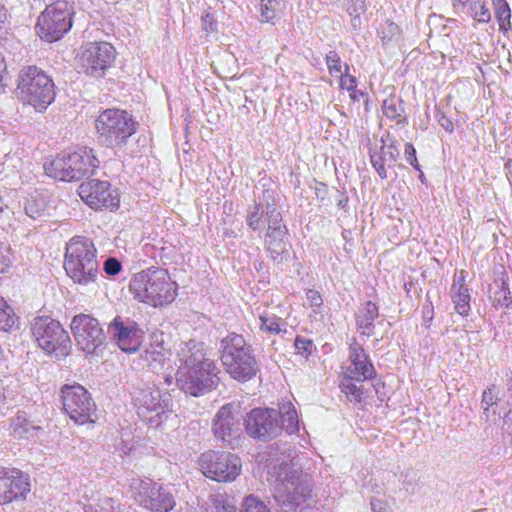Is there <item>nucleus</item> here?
Listing matches in <instances>:
<instances>
[{
    "instance_id": "f257e3e1",
    "label": "nucleus",
    "mask_w": 512,
    "mask_h": 512,
    "mask_svg": "<svg viewBox=\"0 0 512 512\" xmlns=\"http://www.w3.org/2000/svg\"><path fill=\"white\" fill-rule=\"evenodd\" d=\"M177 356L180 365L176 381L186 394L198 397L218 386L219 369L213 360L206 357L203 343L190 340L181 346Z\"/></svg>"
},
{
    "instance_id": "f03ea898",
    "label": "nucleus",
    "mask_w": 512,
    "mask_h": 512,
    "mask_svg": "<svg viewBox=\"0 0 512 512\" xmlns=\"http://www.w3.org/2000/svg\"><path fill=\"white\" fill-rule=\"evenodd\" d=\"M129 290L134 298L156 307L170 304L175 299L177 284L167 270L151 267L133 275Z\"/></svg>"
},
{
    "instance_id": "7ed1b4c3",
    "label": "nucleus",
    "mask_w": 512,
    "mask_h": 512,
    "mask_svg": "<svg viewBox=\"0 0 512 512\" xmlns=\"http://www.w3.org/2000/svg\"><path fill=\"white\" fill-rule=\"evenodd\" d=\"M64 269L74 283L88 285L96 281L99 272L97 249L87 237L75 236L66 245Z\"/></svg>"
},
{
    "instance_id": "20e7f679",
    "label": "nucleus",
    "mask_w": 512,
    "mask_h": 512,
    "mask_svg": "<svg viewBox=\"0 0 512 512\" xmlns=\"http://www.w3.org/2000/svg\"><path fill=\"white\" fill-rule=\"evenodd\" d=\"M220 354L227 373L239 382H247L259 371L252 347L242 335L230 333L221 340Z\"/></svg>"
},
{
    "instance_id": "39448f33",
    "label": "nucleus",
    "mask_w": 512,
    "mask_h": 512,
    "mask_svg": "<svg viewBox=\"0 0 512 512\" xmlns=\"http://www.w3.org/2000/svg\"><path fill=\"white\" fill-rule=\"evenodd\" d=\"M278 476L274 499L284 512L302 511L311 498L312 483L307 474L289 467Z\"/></svg>"
},
{
    "instance_id": "423d86ee",
    "label": "nucleus",
    "mask_w": 512,
    "mask_h": 512,
    "mask_svg": "<svg viewBox=\"0 0 512 512\" xmlns=\"http://www.w3.org/2000/svg\"><path fill=\"white\" fill-rule=\"evenodd\" d=\"M98 140L108 148H119L127 144L136 132L137 123L131 114L120 109H106L95 120Z\"/></svg>"
},
{
    "instance_id": "0eeeda50",
    "label": "nucleus",
    "mask_w": 512,
    "mask_h": 512,
    "mask_svg": "<svg viewBox=\"0 0 512 512\" xmlns=\"http://www.w3.org/2000/svg\"><path fill=\"white\" fill-rule=\"evenodd\" d=\"M17 89L19 97L38 111L45 110L56 96L53 80L36 66L20 71Z\"/></svg>"
},
{
    "instance_id": "6e6552de",
    "label": "nucleus",
    "mask_w": 512,
    "mask_h": 512,
    "mask_svg": "<svg viewBox=\"0 0 512 512\" xmlns=\"http://www.w3.org/2000/svg\"><path fill=\"white\" fill-rule=\"evenodd\" d=\"M99 166V160L93 151L80 149L72 153H62L45 165L46 174L60 181H78L93 175Z\"/></svg>"
},
{
    "instance_id": "1a4fd4ad",
    "label": "nucleus",
    "mask_w": 512,
    "mask_h": 512,
    "mask_svg": "<svg viewBox=\"0 0 512 512\" xmlns=\"http://www.w3.org/2000/svg\"><path fill=\"white\" fill-rule=\"evenodd\" d=\"M30 329L38 346L48 355L62 359L70 353V336L57 320L50 316H37L32 320Z\"/></svg>"
},
{
    "instance_id": "9d476101",
    "label": "nucleus",
    "mask_w": 512,
    "mask_h": 512,
    "mask_svg": "<svg viewBox=\"0 0 512 512\" xmlns=\"http://www.w3.org/2000/svg\"><path fill=\"white\" fill-rule=\"evenodd\" d=\"M132 399L139 417L152 426H159L172 411L171 395L155 385L141 383L134 387Z\"/></svg>"
},
{
    "instance_id": "9b49d317",
    "label": "nucleus",
    "mask_w": 512,
    "mask_h": 512,
    "mask_svg": "<svg viewBox=\"0 0 512 512\" xmlns=\"http://www.w3.org/2000/svg\"><path fill=\"white\" fill-rule=\"evenodd\" d=\"M74 13L72 0L54 1L39 15L36 23L37 34L47 42L61 39L71 29Z\"/></svg>"
},
{
    "instance_id": "f8f14e48",
    "label": "nucleus",
    "mask_w": 512,
    "mask_h": 512,
    "mask_svg": "<svg viewBox=\"0 0 512 512\" xmlns=\"http://www.w3.org/2000/svg\"><path fill=\"white\" fill-rule=\"evenodd\" d=\"M130 487L135 500L153 512H169L176 505L172 488L156 483L151 479H133Z\"/></svg>"
},
{
    "instance_id": "ddd939ff",
    "label": "nucleus",
    "mask_w": 512,
    "mask_h": 512,
    "mask_svg": "<svg viewBox=\"0 0 512 512\" xmlns=\"http://www.w3.org/2000/svg\"><path fill=\"white\" fill-rule=\"evenodd\" d=\"M201 472L217 482H232L241 473V459L230 452L209 450L199 458Z\"/></svg>"
},
{
    "instance_id": "4468645a",
    "label": "nucleus",
    "mask_w": 512,
    "mask_h": 512,
    "mask_svg": "<svg viewBox=\"0 0 512 512\" xmlns=\"http://www.w3.org/2000/svg\"><path fill=\"white\" fill-rule=\"evenodd\" d=\"M61 400L65 413L77 424L94 422L96 404L91 394L80 384L64 385Z\"/></svg>"
},
{
    "instance_id": "2eb2a0df",
    "label": "nucleus",
    "mask_w": 512,
    "mask_h": 512,
    "mask_svg": "<svg viewBox=\"0 0 512 512\" xmlns=\"http://www.w3.org/2000/svg\"><path fill=\"white\" fill-rule=\"evenodd\" d=\"M241 406L237 402H231L223 405L216 412L212 420V432L216 439L222 441L231 449H235L240 444L241 429Z\"/></svg>"
},
{
    "instance_id": "dca6fc26",
    "label": "nucleus",
    "mask_w": 512,
    "mask_h": 512,
    "mask_svg": "<svg viewBox=\"0 0 512 512\" xmlns=\"http://www.w3.org/2000/svg\"><path fill=\"white\" fill-rule=\"evenodd\" d=\"M280 416L278 410L272 408H254L244 418L245 431L253 439L270 441L283 431Z\"/></svg>"
},
{
    "instance_id": "f3484780",
    "label": "nucleus",
    "mask_w": 512,
    "mask_h": 512,
    "mask_svg": "<svg viewBox=\"0 0 512 512\" xmlns=\"http://www.w3.org/2000/svg\"><path fill=\"white\" fill-rule=\"evenodd\" d=\"M70 326L77 346L88 354L96 352L106 341L107 335L98 319L89 314L75 315Z\"/></svg>"
},
{
    "instance_id": "a211bd4d",
    "label": "nucleus",
    "mask_w": 512,
    "mask_h": 512,
    "mask_svg": "<svg viewBox=\"0 0 512 512\" xmlns=\"http://www.w3.org/2000/svg\"><path fill=\"white\" fill-rule=\"evenodd\" d=\"M80 198L92 209L118 208L120 199L117 191L107 181L91 179L80 184L78 188Z\"/></svg>"
},
{
    "instance_id": "6ab92c4d",
    "label": "nucleus",
    "mask_w": 512,
    "mask_h": 512,
    "mask_svg": "<svg viewBox=\"0 0 512 512\" xmlns=\"http://www.w3.org/2000/svg\"><path fill=\"white\" fill-rule=\"evenodd\" d=\"M114 59L115 49L110 43H89L80 56V68L87 75L101 77Z\"/></svg>"
},
{
    "instance_id": "aec40b11",
    "label": "nucleus",
    "mask_w": 512,
    "mask_h": 512,
    "mask_svg": "<svg viewBox=\"0 0 512 512\" xmlns=\"http://www.w3.org/2000/svg\"><path fill=\"white\" fill-rule=\"evenodd\" d=\"M143 332L129 318L116 316L107 327V335L124 352H136L141 344Z\"/></svg>"
},
{
    "instance_id": "412c9836",
    "label": "nucleus",
    "mask_w": 512,
    "mask_h": 512,
    "mask_svg": "<svg viewBox=\"0 0 512 512\" xmlns=\"http://www.w3.org/2000/svg\"><path fill=\"white\" fill-rule=\"evenodd\" d=\"M30 491L28 477L19 469L0 468V504L24 499Z\"/></svg>"
},
{
    "instance_id": "4be33fe9",
    "label": "nucleus",
    "mask_w": 512,
    "mask_h": 512,
    "mask_svg": "<svg viewBox=\"0 0 512 512\" xmlns=\"http://www.w3.org/2000/svg\"><path fill=\"white\" fill-rule=\"evenodd\" d=\"M349 365L345 372V378L364 382L376 375L375 368L366 354L363 346L353 339L349 345Z\"/></svg>"
},
{
    "instance_id": "5701e85b",
    "label": "nucleus",
    "mask_w": 512,
    "mask_h": 512,
    "mask_svg": "<svg viewBox=\"0 0 512 512\" xmlns=\"http://www.w3.org/2000/svg\"><path fill=\"white\" fill-rule=\"evenodd\" d=\"M288 229H278L274 232H266L264 237V246L271 259L276 263H282L289 256L291 247L288 240Z\"/></svg>"
},
{
    "instance_id": "b1692460",
    "label": "nucleus",
    "mask_w": 512,
    "mask_h": 512,
    "mask_svg": "<svg viewBox=\"0 0 512 512\" xmlns=\"http://www.w3.org/2000/svg\"><path fill=\"white\" fill-rule=\"evenodd\" d=\"M380 317L378 306L368 300L360 305L355 313L356 329L364 336L375 334L374 321Z\"/></svg>"
},
{
    "instance_id": "393cba45",
    "label": "nucleus",
    "mask_w": 512,
    "mask_h": 512,
    "mask_svg": "<svg viewBox=\"0 0 512 512\" xmlns=\"http://www.w3.org/2000/svg\"><path fill=\"white\" fill-rule=\"evenodd\" d=\"M10 430L15 438L30 439L37 436L41 427L29 420L25 412H18L11 421Z\"/></svg>"
},
{
    "instance_id": "a878e982",
    "label": "nucleus",
    "mask_w": 512,
    "mask_h": 512,
    "mask_svg": "<svg viewBox=\"0 0 512 512\" xmlns=\"http://www.w3.org/2000/svg\"><path fill=\"white\" fill-rule=\"evenodd\" d=\"M269 199H272V194L266 190L263 193V200L265 203V215L267 221L266 232H274L278 229H287L286 225L282 222L281 212L277 210L274 203H270Z\"/></svg>"
},
{
    "instance_id": "bb28decb",
    "label": "nucleus",
    "mask_w": 512,
    "mask_h": 512,
    "mask_svg": "<svg viewBox=\"0 0 512 512\" xmlns=\"http://www.w3.org/2000/svg\"><path fill=\"white\" fill-rule=\"evenodd\" d=\"M496 290L491 296L493 304L499 307H508L512 303V297L508 285V276L504 273L493 283Z\"/></svg>"
},
{
    "instance_id": "cd10ccee",
    "label": "nucleus",
    "mask_w": 512,
    "mask_h": 512,
    "mask_svg": "<svg viewBox=\"0 0 512 512\" xmlns=\"http://www.w3.org/2000/svg\"><path fill=\"white\" fill-rule=\"evenodd\" d=\"M280 424L288 434L297 433L299 430L298 415L291 403L284 404L280 410Z\"/></svg>"
},
{
    "instance_id": "c85d7f7f",
    "label": "nucleus",
    "mask_w": 512,
    "mask_h": 512,
    "mask_svg": "<svg viewBox=\"0 0 512 512\" xmlns=\"http://www.w3.org/2000/svg\"><path fill=\"white\" fill-rule=\"evenodd\" d=\"M383 114L392 120H396L397 123H401L405 121V117H403L404 113V105L401 98L393 95L388 97L383 101L382 104Z\"/></svg>"
},
{
    "instance_id": "c756f323",
    "label": "nucleus",
    "mask_w": 512,
    "mask_h": 512,
    "mask_svg": "<svg viewBox=\"0 0 512 512\" xmlns=\"http://www.w3.org/2000/svg\"><path fill=\"white\" fill-rule=\"evenodd\" d=\"M495 18L499 24V30L507 32L511 29V10L506 0H492Z\"/></svg>"
},
{
    "instance_id": "7c9ffc66",
    "label": "nucleus",
    "mask_w": 512,
    "mask_h": 512,
    "mask_svg": "<svg viewBox=\"0 0 512 512\" xmlns=\"http://www.w3.org/2000/svg\"><path fill=\"white\" fill-rule=\"evenodd\" d=\"M451 293L456 312L467 316L470 311V294L467 286H460L459 290Z\"/></svg>"
},
{
    "instance_id": "2f4dec72",
    "label": "nucleus",
    "mask_w": 512,
    "mask_h": 512,
    "mask_svg": "<svg viewBox=\"0 0 512 512\" xmlns=\"http://www.w3.org/2000/svg\"><path fill=\"white\" fill-rule=\"evenodd\" d=\"M17 317L7 301L0 297V330L7 332L16 325Z\"/></svg>"
},
{
    "instance_id": "473e14b6",
    "label": "nucleus",
    "mask_w": 512,
    "mask_h": 512,
    "mask_svg": "<svg viewBox=\"0 0 512 512\" xmlns=\"http://www.w3.org/2000/svg\"><path fill=\"white\" fill-rule=\"evenodd\" d=\"M469 10L473 19L480 23H488L491 20V13L486 6L485 0H474Z\"/></svg>"
},
{
    "instance_id": "72a5a7b5",
    "label": "nucleus",
    "mask_w": 512,
    "mask_h": 512,
    "mask_svg": "<svg viewBox=\"0 0 512 512\" xmlns=\"http://www.w3.org/2000/svg\"><path fill=\"white\" fill-rule=\"evenodd\" d=\"M260 320V329L263 332L270 334H280L282 331L286 332V330H282L280 327V318L275 315L268 316L261 314L259 316Z\"/></svg>"
},
{
    "instance_id": "f704fd0d",
    "label": "nucleus",
    "mask_w": 512,
    "mask_h": 512,
    "mask_svg": "<svg viewBox=\"0 0 512 512\" xmlns=\"http://www.w3.org/2000/svg\"><path fill=\"white\" fill-rule=\"evenodd\" d=\"M265 214V205L262 203L255 204L247 214V224L248 226L256 231L261 228L262 217Z\"/></svg>"
},
{
    "instance_id": "c9c22d12",
    "label": "nucleus",
    "mask_w": 512,
    "mask_h": 512,
    "mask_svg": "<svg viewBox=\"0 0 512 512\" xmlns=\"http://www.w3.org/2000/svg\"><path fill=\"white\" fill-rule=\"evenodd\" d=\"M352 381L353 380L346 378L340 385L341 391L350 401L361 402L363 398V388Z\"/></svg>"
},
{
    "instance_id": "e433bc0d",
    "label": "nucleus",
    "mask_w": 512,
    "mask_h": 512,
    "mask_svg": "<svg viewBox=\"0 0 512 512\" xmlns=\"http://www.w3.org/2000/svg\"><path fill=\"white\" fill-rule=\"evenodd\" d=\"M24 210L26 215L30 218L36 219L44 214L45 203L43 200H37L33 197L27 198L24 203Z\"/></svg>"
},
{
    "instance_id": "4c0bfd02",
    "label": "nucleus",
    "mask_w": 512,
    "mask_h": 512,
    "mask_svg": "<svg viewBox=\"0 0 512 512\" xmlns=\"http://www.w3.org/2000/svg\"><path fill=\"white\" fill-rule=\"evenodd\" d=\"M498 394L499 390L497 386L494 384L490 385L487 389L483 391L481 404L486 417H488L489 408L497 404V402L499 401Z\"/></svg>"
},
{
    "instance_id": "58836bf2",
    "label": "nucleus",
    "mask_w": 512,
    "mask_h": 512,
    "mask_svg": "<svg viewBox=\"0 0 512 512\" xmlns=\"http://www.w3.org/2000/svg\"><path fill=\"white\" fill-rule=\"evenodd\" d=\"M281 0H261L260 11L263 22H269L276 17V11Z\"/></svg>"
},
{
    "instance_id": "ea45409f",
    "label": "nucleus",
    "mask_w": 512,
    "mask_h": 512,
    "mask_svg": "<svg viewBox=\"0 0 512 512\" xmlns=\"http://www.w3.org/2000/svg\"><path fill=\"white\" fill-rule=\"evenodd\" d=\"M242 512H270L266 504L254 495L245 497Z\"/></svg>"
},
{
    "instance_id": "a19ab883",
    "label": "nucleus",
    "mask_w": 512,
    "mask_h": 512,
    "mask_svg": "<svg viewBox=\"0 0 512 512\" xmlns=\"http://www.w3.org/2000/svg\"><path fill=\"white\" fill-rule=\"evenodd\" d=\"M370 161L374 169L376 170L377 174L381 179L387 178V170L385 168V164H387L385 160V156L381 154V152L377 151H370Z\"/></svg>"
},
{
    "instance_id": "79ce46f5",
    "label": "nucleus",
    "mask_w": 512,
    "mask_h": 512,
    "mask_svg": "<svg viewBox=\"0 0 512 512\" xmlns=\"http://www.w3.org/2000/svg\"><path fill=\"white\" fill-rule=\"evenodd\" d=\"M85 512H117L114 500L110 497H104L95 505L85 507Z\"/></svg>"
},
{
    "instance_id": "37998d69",
    "label": "nucleus",
    "mask_w": 512,
    "mask_h": 512,
    "mask_svg": "<svg viewBox=\"0 0 512 512\" xmlns=\"http://www.w3.org/2000/svg\"><path fill=\"white\" fill-rule=\"evenodd\" d=\"M294 346H295L297 354H299L305 358H308L312 354L313 350L315 349V345H314L313 341L311 339H308V338H305L302 336L296 337Z\"/></svg>"
},
{
    "instance_id": "c03bdc74",
    "label": "nucleus",
    "mask_w": 512,
    "mask_h": 512,
    "mask_svg": "<svg viewBox=\"0 0 512 512\" xmlns=\"http://www.w3.org/2000/svg\"><path fill=\"white\" fill-rule=\"evenodd\" d=\"M342 3L350 16L357 19L361 13H364L366 6L364 0H337Z\"/></svg>"
},
{
    "instance_id": "a18cd8bd",
    "label": "nucleus",
    "mask_w": 512,
    "mask_h": 512,
    "mask_svg": "<svg viewBox=\"0 0 512 512\" xmlns=\"http://www.w3.org/2000/svg\"><path fill=\"white\" fill-rule=\"evenodd\" d=\"M326 64L332 76L341 74V58L336 51H330L326 55Z\"/></svg>"
},
{
    "instance_id": "49530a36",
    "label": "nucleus",
    "mask_w": 512,
    "mask_h": 512,
    "mask_svg": "<svg viewBox=\"0 0 512 512\" xmlns=\"http://www.w3.org/2000/svg\"><path fill=\"white\" fill-rule=\"evenodd\" d=\"M382 142H384V141L382 140ZM380 152L383 156L386 157L385 160H386L388 166H391L392 164H394L400 154L399 149L394 144V142H392L389 145L382 143Z\"/></svg>"
},
{
    "instance_id": "de8ad7c7",
    "label": "nucleus",
    "mask_w": 512,
    "mask_h": 512,
    "mask_svg": "<svg viewBox=\"0 0 512 512\" xmlns=\"http://www.w3.org/2000/svg\"><path fill=\"white\" fill-rule=\"evenodd\" d=\"M144 358L152 371H156L158 366H162L164 361V355L157 351H145Z\"/></svg>"
},
{
    "instance_id": "09e8293b",
    "label": "nucleus",
    "mask_w": 512,
    "mask_h": 512,
    "mask_svg": "<svg viewBox=\"0 0 512 512\" xmlns=\"http://www.w3.org/2000/svg\"><path fill=\"white\" fill-rule=\"evenodd\" d=\"M214 507L216 512H237L235 505L222 495L216 496Z\"/></svg>"
},
{
    "instance_id": "8fccbe9b",
    "label": "nucleus",
    "mask_w": 512,
    "mask_h": 512,
    "mask_svg": "<svg viewBox=\"0 0 512 512\" xmlns=\"http://www.w3.org/2000/svg\"><path fill=\"white\" fill-rule=\"evenodd\" d=\"M340 87L352 91L356 88V78L349 74V66L345 64V73L340 74Z\"/></svg>"
},
{
    "instance_id": "3c124183",
    "label": "nucleus",
    "mask_w": 512,
    "mask_h": 512,
    "mask_svg": "<svg viewBox=\"0 0 512 512\" xmlns=\"http://www.w3.org/2000/svg\"><path fill=\"white\" fill-rule=\"evenodd\" d=\"M435 119L439 123V125L444 128V130L448 133H452L454 131V125L453 122L449 117L446 116V114L440 110H435Z\"/></svg>"
},
{
    "instance_id": "603ef678",
    "label": "nucleus",
    "mask_w": 512,
    "mask_h": 512,
    "mask_svg": "<svg viewBox=\"0 0 512 512\" xmlns=\"http://www.w3.org/2000/svg\"><path fill=\"white\" fill-rule=\"evenodd\" d=\"M11 265L10 250L7 246L0 243V273H4Z\"/></svg>"
},
{
    "instance_id": "864d4df0",
    "label": "nucleus",
    "mask_w": 512,
    "mask_h": 512,
    "mask_svg": "<svg viewBox=\"0 0 512 512\" xmlns=\"http://www.w3.org/2000/svg\"><path fill=\"white\" fill-rule=\"evenodd\" d=\"M103 269L106 274L115 276L121 271L122 265H121L120 261H118L116 258L109 257L104 262Z\"/></svg>"
},
{
    "instance_id": "5fc2aeb1",
    "label": "nucleus",
    "mask_w": 512,
    "mask_h": 512,
    "mask_svg": "<svg viewBox=\"0 0 512 512\" xmlns=\"http://www.w3.org/2000/svg\"><path fill=\"white\" fill-rule=\"evenodd\" d=\"M404 156L406 161L412 165L416 170H420V165L416 157V150L411 143L405 144Z\"/></svg>"
},
{
    "instance_id": "6e6d98bb",
    "label": "nucleus",
    "mask_w": 512,
    "mask_h": 512,
    "mask_svg": "<svg viewBox=\"0 0 512 512\" xmlns=\"http://www.w3.org/2000/svg\"><path fill=\"white\" fill-rule=\"evenodd\" d=\"M202 28L208 32L212 33L216 31L217 29V22L215 21L214 17L211 16L209 13H206L202 16Z\"/></svg>"
},
{
    "instance_id": "4d7b16f0",
    "label": "nucleus",
    "mask_w": 512,
    "mask_h": 512,
    "mask_svg": "<svg viewBox=\"0 0 512 512\" xmlns=\"http://www.w3.org/2000/svg\"><path fill=\"white\" fill-rule=\"evenodd\" d=\"M306 298L310 302V305L313 307H319L323 303L320 293L313 289H309L306 292Z\"/></svg>"
},
{
    "instance_id": "13d9d810",
    "label": "nucleus",
    "mask_w": 512,
    "mask_h": 512,
    "mask_svg": "<svg viewBox=\"0 0 512 512\" xmlns=\"http://www.w3.org/2000/svg\"><path fill=\"white\" fill-rule=\"evenodd\" d=\"M370 505L373 512H391L389 505L382 500L373 498Z\"/></svg>"
},
{
    "instance_id": "bf43d9fd",
    "label": "nucleus",
    "mask_w": 512,
    "mask_h": 512,
    "mask_svg": "<svg viewBox=\"0 0 512 512\" xmlns=\"http://www.w3.org/2000/svg\"><path fill=\"white\" fill-rule=\"evenodd\" d=\"M460 286H466L464 271H461L459 273V275H455L453 284L451 286V292H455L456 290H459Z\"/></svg>"
},
{
    "instance_id": "052dcab7",
    "label": "nucleus",
    "mask_w": 512,
    "mask_h": 512,
    "mask_svg": "<svg viewBox=\"0 0 512 512\" xmlns=\"http://www.w3.org/2000/svg\"><path fill=\"white\" fill-rule=\"evenodd\" d=\"M336 193H337V197H336L337 207L340 209H346V207L348 205V201H349L348 196H346L344 193L340 192L339 190H336Z\"/></svg>"
},
{
    "instance_id": "680f3d73",
    "label": "nucleus",
    "mask_w": 512,
    "mask_h": 512,
    "mask_svg": "<svg viewBox=\"0 0 512 512\" xmlns=\"http://www.w3.org/2000/svg\"><path fill=\"white\" fill-rule=\"evenodd\" d=\"M7 22V10L3 5L0 4V32L5 29Z\"/></svg>"
},
{
    "instance_id": "e2e57ef3",
    "label": "nucleus",
    "mask_w": 512,
    "mask_h": 512,
    "mask_svg": "<svg viewBox=\"0 0 512 512\" xmlns=\"http://www.w3.org/2000/svg\"><path fill=\"white\" fill-rule=\"evenodd\" d=\"M8 71L0 74V94L5 92V88L7 86V80H8Z\"/></svg>"
},
{
    "instance_id": "0e129e2a",
    "label": "nucleus",
    "mask_w": 512,
    "mask_h": 512,
    "mask_svg": "<svg viewBox=\"0 0 512 512\" xmlns=\"http://www.w3.org/2000/svg\"><path fill=\"white\" fill-rule=\"evenodd\" d=\"M7 64L3 57V55L0 53V74L6 72Z\"/></svg>"
},
{
    "instance_id": "69168bd1",
    "label": "nucleus",
    "mask_w": 512,
    "mask_h": 512,
    "mask_svg": "<svg viewBox=\"0 0 512 512\" xmlns=\"http://www.w3.org/2000/svg\"><path fill=\"white\" fill-rule=\"evenodd\" d=\"M350 97L354 100V101H358L359 100V97H358V93L354 90L350 91Z\"/></svg>"
},
{
    "instance_id": "338daca9",
    "label": "nucleus",
    "mask_w": 512,
    "mask_h": 512,
    "mask_svg": "<svg viewBox=\"0 0 512 512\" xmlns=\"http://www.w3.org/2000/svg\"><path fill=\"white\" fill-rule=\"evenodd\" d=\"M512 419V411L510 410L505 416L504 421L507 422L508 420Z\"/></svg>"
},
{
    "instance_id": "774afa93",
    "label": "nucleus",
    "mask_w": 512,
    "mask_h": 512,
    "mask_svg": "<svg viewBox=\"0 0 512 512\" xmlns=\"http://www.w3.org/2000/svg\"><path fill=\"white\" fill-rule=\"evenodd\" d=\"M5 399L4 393L0 390V405L5 403Z\"/></svg>"
}]
</instances>
